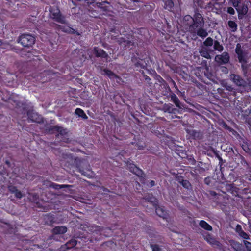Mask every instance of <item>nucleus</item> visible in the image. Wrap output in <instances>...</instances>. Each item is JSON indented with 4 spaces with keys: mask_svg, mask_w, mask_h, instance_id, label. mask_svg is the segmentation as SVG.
Returning a JSON list of instances; mask_svg holds the SVG:
<instances>
[{
    "mask_svg": "<svg viewBox=\"0 0 251 251\" xmlns=\"http://www.w3.org/2000/svg\"><path fill=\"white\" fill-rule=\"evenodd\" d=\"M50 16L56 22L62 24L65 23L64 17L60 14L59 9L55 6L50 9Z\"/></svg>",
    "mask_w": 251,
    "mask_h": 251,
    "instance_id": "obj_1",
    "label": "nucleus"
},
{
    "mask_svg": "<svg viewBox=\"0 0 251 251\" xmlns=\"http://www.w3.org/2000/svg\"><path fill=\"white\" fill-rule=\"evenodd\" d=\"M18 42L24 47H29L34 44L35 38L30 34H23L19 37Z\"/></svg>",
    "mask_w": 251,
    "mask_h": 251,
    "instance_id": "obj_2",
    "label": "nucleus"
},
{
    "mask_svg": "<svg viewBox=\"0 0 251 251\" xmlns=\"http://www.w3.org/2000/svg\"><path fill=\"white\" fill-rule=\"evenodd\" d=\"M193 21L194 22V24L190 26L189 30L191 32H195L196 31L195 30H193V28L195 27L198 28L202 26L204 24V21L201 14L197 13H195L193 19Z\"/></svg>",
    "mask_w": 251,
    "mask_h": 251,
    "instance_id": "obj_3",
    "label": "nucleus"
},
{
    "mask_svg": "<svg viewBox=\"0 0 251 251\" xmlns=\"http://www.w3.org/2000/svg\"><path fill=\"white\" fill-rule=\"evenodd\" d=\"M229 57L227 53L223 52L221 55L216 56L215 61L220 63L226 64L229 61Z\"/></svg>",
    "mask_w": 251,
    "mask_h": 251,
    "instance_id": "obj_4",
    "label": "nucleus"
},
{
    "mask_svg": "<svg viewBox=\"0 0 251 251\" xmlns=\"http://www.w3.org/2000/svg\"><path fill=\"white\" fill-rule=\"evenodd\" d=\"M28 118L32 121L40 123L42 121V117L36 112L32 111L28 113Z\"/></svg>",
    "mask_w": 251,
    "mask_h": 251,
    "instance_id": "obj_5",
    "label": "nucleus"
},
{
    "mask_svg": "<svg viewBox=\"0 0 251 251\" xmlns=\"http://www.w3.org/2000/svg\"><path fill=\"white\" fill-rule=\"evenodd\" d=\"M230 79L238 86H244L245 85L246 83L245 81L238 75L234 74L231 75H230Z\"/></svg>",
    "mask_w": 251,
    "mask_h": 251,
    "instance_id": "obj_6",
    "label": "nucleus"
},
{
    "mask_svg": "<svg viewBox=\"0 0 251 251\" xmlns=\"http://www.w3.org/2000/svg\"><path fill=\"white\" fill-rule=\"evenodd\" d=\"M236 52L238 55V59L240 62L245 61V55L243 50L241 49L240 44H237L236 48Z\"/></svg>",
    "mask_w": 251,
    "mask_h": 251,
    "instance_id": "obj_7",
    "label": "nucleus"
},
{
    "mask_svg": "<svg viewBox=\"0 0 251 251\" xmlns=\"http://www.w3.org/2000/svg\"><path fill=\"white\" fill-rule=\"evenodd\" d=\"M127 167L130 172L135 174L137 176H140L142 175V171L136 167L134 164H129L127 165Z\"/></svg>",
    "mask_w": 251,
    "mask_h": 251,
    "instance_id": "obj_8",
    "label": "nucleus"
},
{
    "mask_svg": "<svg viewBox=\"0 0 251 251\" xmlns=\"http://www.w3.org/2000/svg\"><path fill=\"white\" fill-rule=\"evenodd\" d=\"M102 74L104 75H106L111 79H115L117 82H119V80H120V78H119V77L117 76L116 75H115L111 71L106 70V69H104L103 71Z\"/></svg>",
    "mask_w": 251,
    "mask_h": 251,
    "instance_id": "obj_9",
    "label": "nucleus"
},
{
    "mask_svg": "<svg viewBox=\"0 0 251 251\" xmlns=\"http://www.w3.org/2000/svg\"><path fill=\"white\" fill-rule=\"evenodd\" d=\"M199 27V28L198 29H196L195 27L193 28V30H195L196 31L195 33H197V35L201 37L204 38L206 37L208 35V33L206 30L201 28V26Z\"/></svg>",
    "mask_w": 251,
    "mask_h": 251,
    "instance_id": "obj_10",
    "label": "nucleus"
},
{
    "mask_svg": "<svg viewBox=\"0 0 251 251\" xmlns=\"http://www.w3.org/2000/svg\"><path fill=\"white\" fill-rule=\"evenodd\" d=\"M67 231V228L65 226H56L53 230V232L55 234H63Z\"/></svg>",
    "mask_w": 251,
    "mask_h": 251,
    "instance_id": "obj_11",
    "label": "nucleus"
},
{
    "mask_svg": "<svg viewBox=\"0 0 251 251\" xmlns=\"http://www.w3.org/2000/svg\"><path fill=\"white\" fill-rule=\"evenodd\" d=\"M156 213L159 217H162L163 219L165 218L167 216L166 212L161 207H157L156 208Z\"/></svg>",
    "mask_w": 251,
    "mask_h": 251,
    "instance_id": "obj_12",
    "label": "nucleus"
},
{
    "mask_svg": "<svg viewBox=\"0 0 251 251\" xmlns=\"http://www.w3.org/2000/svg\"><path fill=\"white\" fill-rule=\"evenodd\" d=\"M94 50L96 56L103 58H106L107 57V54L101 49L95 48Z\"/></svg>",
    "mask_w": 251,
    "mask_h": 251,
    "instance_id": "obj_13",
    "label": "nucleus"
},
{
    "mask_svg": "<svg viewBox=\"0 0 251 251\" xmlns=\"http://www.w3.org/2000/svg\"><path fill=\"white\" fill-rule=\"evenodd\" d=\"M239 14H246L248 11V7L243 3H241L240 6L237 9Z\"/></svg>",
    "mask_w": 251,
    "mask_h": 251,
    "instance_id": "obj_14",
    "label": "nucleus"
},
{
    "mask_svg": "<svg viewBox=\"0 0 251 251\" xmlns=\"http://www.w3.org/2000/svg\"><path fill=\"white\" fill-rule=\"evenodd\" d=\"M200 53L201 55L206 59H210V55L207 49L206 48H203L200 50Z\"/></svg>",
    "mask_w": 251,
    "mask_h": 251,
    "instance_id": "obj_15",
    "label": "nucleus"
},
{
    "mask_svg": "<svg viewBox=\"0 0 251 251\" xmlns=\"http://www.w3.org/2000/svg\"><path fill=\"white\" fill-rule=\"evenodd\" d=\"M200 226L202 228H204L205 230L211 231L212 229V228L211 226H210L208 223H207L204 221L201 220L200 222Z\"/></svg>",
    "mask_w": 251,
    "mask_h": 251,
    "instance_id": "obj_16",
    "label": "nucleus"
},
{
    "mask_svg": "<svg viewBox=\"0 0 251 251\" xmlns=\"http://www.w3.org/2000/svg\"><path fill=\"white\" fill-rule=\"evenodd\" d=\"M171 100L175 104V105L176 107H179V108L181 107L180 101H179L178 98H177V97L176 95H175V94L172 95L171 96Z\"/></svg>",
    "mask_w": 251,
    "mask_h": 251,
    "instance_id": "obj_17",
    "label": "nucleus"
},
{
    "mask_svg": "<svg viewBox=\"0 0 251 251\" xmlns=\"http://www.w3.org/2000/svg\"><path fill=\"white\" fill-rule=\"evenodd\" d=\"M75 113L76 115H78L79 117H81L83 118V119H87V116L85 114L84 111L82 109H81L80 108L76 109L75 110Z\"/></svg>",
    "mask_w": 251,
    "mask_h": 251,
    "instance_id": "obj_18",
    "label": "nucleus"
},
{
    "mask_svg": "<svg viewBox=\"0 0 251 251\" xmlns=\"http://www.w3.org/2000/svg\"><path fill=\"white\" fill-rule=\"evenodd\" d=\"M54 129L60 134L62 135H65L67 133V129L63 128L62 127L56 126L54 127Z\"/></svg>",
    "mask_w": 251,
    "mask_h": 251,
    "instance_id": "obj_19",
    "label": "nucleus"
},
{
    "mask_svg": "<svg viewBox=\"0 0 251 251\" xmlns=\"http://www.w3.org/2000/svg\"><path fill=\"white\" fill-rule=\"evenodd\" d=\"M228 25L230 28L232 29V31L234 32L236 30L237 25L235 22L232 21H229L228 22Z\"/></svg>",
    "mask_w": 251,
    "mask_h": 251,
    "instance_id": "obj_20",
    "label": "nucleus"
},
{
    "mask_svg": "<svg viewBox=\"0 0 251 251\" xmlns=\"http://www.w3.org/2000/svg\"><path fill=\"white\" fill-rule=\"evenodd\" d=\"M77 241L75 239H72L66 243V246H67V248L69 249L75 247Z\"/></svg>",
    "mask_w": 251,
    "mask_h": 251,
    "instance_id": "obj_21",
    "label": "nucleus"
},
{
    "mask_svg": "<svg viewBox=\"0 0 251 251\" xmlns=\"http://www.w3.org/2000/svg\"><path fill=\"white\" fill-rule=\"evenodd\" d=\"M213 44V40L210 37L207 38L203 42V44L205 46H212Z\"/></svg>",
    "mask_w": 251,
    "mask_h": 251,
    "instance_id": "obj_22",
    "label": "nucleus"
},
{
    "mask_svg": "<svg viewBox=\"0 0 251 251\" xmlns=\"http://www.w3.org/2000/svg\"><path fill=\"white\" fill-rule=\"evenodd\" d=\"M174 3L171 0H167L165 3V8L168 10H170L173 7Z\"/></svg>",
    "mask_w": 251,
    "mask_h": 251,
    "instance_id": "obj_23",
    "label": "nucleus"
},
{
    "mask_svg": "<svg viewBox=\"0 0 251 251\" xmlns=\"http://www.w3.org/2000/svg\"><path fill=\"white\" fill-rule=\"evenodd\" d=\"M214 48L218 51H222L223 49L222 46L217 41H215L214 42Z\"/></svg>",
    "mask_w": 251,
    "mask_h": 251,
    "instance_id": "obj_24",
    "label": "nucleus"
},
{
    "mask_svg": "<svg viewBox=\"0 0 251 251\" xmlns=\"http://www.w3.org/2000/svg\"><path fill=\"white\" fill-rule=\"evenodd\" d=\"M232 2L233 6L236 8L237 10V8L240 6L241 4V2L240 0H230Z\"/></svg>",
    "mask_w": 251,
    "mask_h": 251,
    "instance_id": "obj_25",
    "label": "nucleus"
},
{
    "mask_svg": "<svg viewBox=\"0 0 251 251\" xmlns=\"http://www.w3.org/2000/svg\"><path fill=\"white\" fill-rule=\"evenodd\" d=\"M181 184L184 187L186 188H189L190 186V183L186 180H183L181 181Z\"/></svg>",
    "mask_w": 251,
    "mask_h": 251,
    "instance_id": "obj_26",
    "label": "nucleus"
},
{
    "mask_svg": "<svg viewBox=\"0 0 251 251\" xmlns=\"http://www.w3.org/2000/svg\"><path fill=\"white\" fill-rule=\"evenodd\" d=\"M152 251H161V249L156 245H151Z\"/></svg>",
    "mask_w": 251,
    "mask_h": 251,
    "instance_id": "obj_27",
    "label": "nucleus"
},
{
    "mask_svg": "<svg viewBox=\"0 0 251 251\" xmlns=\"http://www.w3.org/2000/svg\"><path fill=\"white\" fill-rule=\"evenodd\" d=\"M239 235L241 237H242L243 238H244L245 239H249V235L246 233L244 232L243 231L242 232H241Z\"/></svg>",
    "mask_w": 251,
    "mask_h": 251,
    "instance_id": "obj_28",
    "label": "nucleus"
},
{
    "mask_svg": "<svg viewBox=\"0 0 251 251\" xmlns=\"http://www.w3.org/2000/svg\"><path fill=\"white\" fill-rule=\"evenodd\" d=\"M15 196L16 198L20 199L22 197L23 195L21 192L18 190L14 193Z\"/></svg>",
    "mask_w": 251,
    "mask_h": 251,
    "instance_id": "obj_29",
    "label": "nucleus"
},
{
    "mask_svg": "<svg viewBox=\"0 0 251 251\" xmlns=\"http://www.w3.org/2000/svg\"><path fill=\"white\" fill-rule=\"evenodd\" d=\"M244 243L245 245L246 246V248L249 250L251 251V243H250L248 241H245L244 242Z\"/></svg>",
    "mask_w": 251,
    "mask_h": 251,
    "instance_id": "obj_30",
    "label": "nucleus"
},
{
    "mask_svg": "<svg viewBox=\"0 0 251 251\" xmlns=\"http://www.w3.org/2000/svg\"><path fill=\"white\" fill-rule=\"evenodd\" d=\"M236 231L239 234L241 232L243 231L241 226L239 225H237L236 227Z\"/></svg>",
    "mask_w": 251,
    "mask_h": 251,
    "instance_id": "obj_31",
    "label": "nucleus"
},
{
    "mask_svg": "<svg viewBox=\"0 0 251 251\" xmlns=\"http://www.w3.org/2000/svg\"><path fill=\"white\" fill-rule=\"evenodd\" d=\"M224 86L226 88L227 90L229 91H232V87L231 86L227 85L226 83L224 84Z\"/></svg>",
    "mask_w": 251,
    "mask_h": 251,
    "instance_id": "obj_32",
    "label": "nucleus"
},
{
    "mask_svg": "<svg viewBox=\"0 0 251 251\" xmlns=\"http://www.w3.org/2000/svg\"><path fill=\"white\" fill-rule=\"evenodd\" d=\"M8 189L11 193H14L17 190V189L15 187L12 186H9L8 187Z\"/></svg>",
    "mask_w": 251,
    "mask_h": 251,
    "instance_id": "obj_33",
    "label": "nucleus"
},
{
    "mask_svg": "<svg viewBox=\"0 0 251 251\" xmlns=\"http://www.w3.org/2000/svg\"><path fill=\"white\" fill-rule=\"evenodd\" d=\"M227 12L228 13H229L231 15H233L235 13V11H234V9L232 7L228 8Z\"/></svg>",
    "mask_w": 251,
    "mask_h": 251,
    "instance_id": "obj_34",
    "label": "nucleus"
},
{
    "mask_svg": "<svg viewBox=\"0 0 251 251\" xmlns=\"http://www.w3.org/2000/svg\"><path fill=\"white\" fill-rule=\"evenodd\" d=\"M193 18H192L189 15H187V16H185L184 17V20H186V21H189V20H191V21H193Z\"/></svg>",
    "mask_w": 251,
    "mask_h": 251,
    "instance_id": "obj_35",
    "label": "nucleus"
},
{
    "mask_svg": "<svg viewBox=\"0 0 251 251\" xmlns=\"http://www.w3.org/2000/svg\"><path fill=\"white\" fill-rule=\"evenodd\" d=\"M55 186H54V188L56 189H60L62 188H63L64 187V185H55Z\"/></svg>",
    "mask_w": 251,
    "mask_h": 251,
    "instance_id": "obj_36",
    "label": "nucleus"
},
{
    "mask_svg": "<svg viewBox=\"0 0 251 251\" xmlns=\"http://www.w3.org/2000/svg\"><path fill=\"white\" fill-rule=\"evenodd\" d=\"M207 241L208 242H209L210 244H214V243H217L214 239H210V240H208L207 239Z\"/></svg>",
    "mask_w": 251,
    "mask_h": 251,
    "instance_id": "obj_37",
    "label": "nucleus"
},
{
    "mask_svg": "<svg viewBox=\"0 0 251 251\" xmlns=\"http://www.w3.org/2000/svg\"><path fill=\"white\" fill-rule=\"evenodd\" d=\"M150 183H151V186H154L155 185V182L153 180H151V182H150Z\"/></svg>",
    "mask_w": 251,
    "mask_h": 251,
    "instance_id": "obj_38",
    "label": "nucleus"
},
{
    "mask_svg": "<svg viewBox=\"0 0 251 251\" xmlns=\"http://www.w3.org/2000/svg\"><path fill=\"white\" fill-rule=\"evenodd\" d=\"M243 150L246 151V152H247L248 151V148H247V147H244V146L243 147Z\"/></svg>",
    "mask_w": 251,
    "mask_h": 251,
    "instance_id": "obj_39",
    "label": "nucleus"
},
{
    "mask_svg": "<svg viewBox=\"0 0 251 251\" xmlns=\"http://www.w3.org/2000/svg\"><path fill=\"white\" fill-rule=\"evenodd\" d=\"M222 71L224 72V71H225V72H226V68H223L222 69Z\"/></svg>",
    "mask_w": 251,
    "mask_h": 251,
    "instance_id": "obj_40",
    "label": "nucleus"
},
{
    "mask_svg": "<svg viewBox=\"0 0 251 251\" xmlns=\"http://www.w3.org/2000/svg\"><path fill=\"white\" fill-rule=\"evenodd\" d=\"M172 82L175 85H176V83H175V82L174 81L172 80Z\"/></svg>",
    "mask_w": 251,
    "mask_h": 251,
    "instance_id": "obj_41",
    "label": "nucleus"
},
{
    "mask_svg": "<svg viewBox=\"0 0 251 251\" xmlns=\"http://www.w3.org/2000/svg\"><path fill=\"white\" fill-rule=\"evenodd\" d=\"M123 45L126 46V45L125 43H123Z\"/></svg>",
    "mask_w": 251,
    "mask_h": 251,
    "instance_id": "obj_42",
    "label": "nucleus"
},
{
    "mask_svg": "<svg viewBox=\"0 0 251 251\" xmlns=\"http://www.w3.org/2000/svg\"><path fill=\"white\" fill-rule=\"evenodd\" d=\"M250 114H251V109H250Z\"/></svg>",
    "mask_w": 251,
    "mask_h": 251,
    "instance_id": "obj_43",
    "label": "nucleus"
},
{
    "mask_svg": "<svg viewBox=\"0 0 251 251\" xmlns=\"http://www.w3.org/2000/svg\"><path fill=\"white\" fill-rule=\"evenodd\" d=\"M250 228L251 229V224L250 225Z\"/></svg>",
    "mask_w": 251,
    "mask_h": 251,
    "instance_id": "obj_44",
    "label": "nucleus"
},
{
    "mask_svg": "<svg viewBox=\"0 0 251 251\" xmlns=\"http://www.w3.org/2000/svg\"><path fill=\"white\" fill-rule=\"evenodd\" d=\"M82 174L84 175V176H86V175H85V174H84L83 173H82Z\"/></svg>",
    "mask_w": 251,
    "mask_h": 251,
    "instance_id": "obj_45",
    "label": "nucleus"
}]
</instances>
